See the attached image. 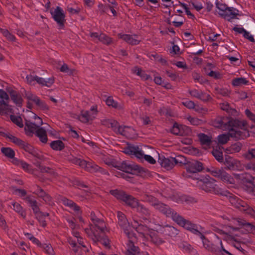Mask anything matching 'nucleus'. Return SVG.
Wrapping results in <instances>:
<instances>
[{
	"instance_id": "obj_59",
	"label": "nucleus",
	"mask_w": 255,
	"mask_h": 255,
	"mask_svg": "<svg viewBox=\"0 0 255 255\" xmlns=\"http://www.w3.org/2000/svg\"><path fill=\"white\" fill-rule=\"evenodd\" d=\"M44 250L45 252L49 255H52L53 249L50 244H42V247H40Z\"/></svg>"
},
{
	"instance_id": "obj_54",
	"label": "nucleus",
	"mask_w": 255,
	"mask_h": 255,
	"mask_svg": "<svg viewBox=\"0 0 255 255\" xmlns=\"http://www.w3.org/2000/svg\"><path fill=\"white\" fill-rule=\"evenodd\" d=\"M99 40L108 45L112 42V39L103 33L99 35Z\"/></svg>"
},
{
	"instance_id": "obj_1",
	"label": "nucleus",
	"mask_w": 255,
	"mask_h": 255,
	"mask_svg": "<svg viewBox=\"0 0 255 255\" xmlns=\"http://www.w3.org/2000/svg\"><path fill=\"white\" fill-rule=\"evenodd\" d=\"M227 128L229 130L228 134L235 140L245 139L250 136L247 129V123L246 121H241L228 117Z\"/></svg>"
},
{
	"instance_id": "obj_63",
	"label": "nucleus",
	"mask_w": 255,
	"mask_h": 255,
	"mask_svg": "<svg viewBox=\"0 0 255 255\" xmlns=\"http://www.w3.org/2000/svg\"><path fill=\"white\" fill-rule=\"evenodd\" d=\"M151 241L156 245H160L164 242L161 238H158L157 236L151 237Z\"/></svg>"
},
{
	"instance_id": "obj_53",
	"label": "nucleus",
	"mask_w": 255,
	"mask_h": 255,
	"mask_svg": "<svg viewBox=\"0 0 255 255\" xmlns=\"http://www.w3.org/2000/svg\"><path fill=\"white\" fill-rule=\"evenodd\" d=\"M36 218L42 227H45L46 226V221L44 215H43V212H41L36 214Z\"/></svg>"
},
{
	"instance_id": "obj_20",
	"label": "nucleus",
	"mask_w": 255,
	"mask_h": 255,
	"mask_svg": "<svg viewBox=\"0 0 255 255\" xmlns=\"http://www.w3.org/2000/svg\"><path fill=\"white\" fill-rule=\"evenodd\" d=\"M24 129L27 135H32L35 132L36 128H38L41 125H38L37 123H33L29 121L26 120Z\"/></svg>"
},
{
	"instance_id": "obj_64",
	"label": "nucleus",
	"mask_w": 255,
	"mask_h": 255,
	"mask_svg": "<svg viewBox=\"0 0 255 255\" xmlns=\"http://www.w3.org/2000/svg\"><path fill=\"white\" fill-rule=\"evenodd\" d=\"M248 191L255 196V177H253L252 184L248 187Z\"/></svg>"
},
{
	"instance_id": "obj_44",
	"label": "nucleus",
	"mask_w": 255,
	"mask_h": 255,
	"mask_svg": "<svg viewBox=\"0 0 255 255\" xmlns=\"http://www.w3.org/2000/svg\"><path fill=\"white\" fill-rule=\"evenodd\" d=\"M36 166L38 168L40 172L42 173H47L50 175H54L55 174L54 171L52 168L41 165L38 162H37Z\"/></svg>"
},
{
	"instance_id": "obj_60",
	"label": "nucleus",
	"mask_w": 255,
	"mask_h": 255,
	"mask_svg": "<svg viewBox=\"0 0 255 255\" xmlns=\"http://www.w3.org/2000/svg\"><path fill=\"white\" fill-rule=\"evenodd\" d=\"M245 155L248 159L255 158V147L249 148Z\"/></svg>"
},
{
	"instance_id": "obj_12",
	"label": "nucleus",
	"mask_w": 255,
	"mask_h": 255,
	"mask_svg": "<svg viewBox=\"0 0 255 255\" xmlns=\"http://www.w3.org/2000/svg\"><path fill=\"white\" fill-rule=\"evenodd\" d=\"M232 204H234L235 208L251 215L255 219V210L250 207L245 201L239 198L235 199Z\"/></svg>"
},
{
	"instance_id": "obj_24",
	"label": "nucleus",
	"mask_w": 255,
	"mask_h": 255,
	"mask_svg": "<svg viewBox=\"0 0 255 255\" xmlns=\"http://www.w3.org/2000/svg\"><path fill=\"white\" fill-rule=\"evenodd\" d=\"M95 116L91 115L90 112L88 111H82L81 114L78 116V119L83 123H87L89 121H92L94 119Z\"/></svg>"
},
{
	"instance_id": "obj_37",
	"label": "nucleus",
	"mask_w": 255,
	"mask_h": 255,
	"mask_svg": "<svg viewBox=\"0 0 255 255\" xmlns=\"http://www.w3.org/2000/svg\"><path fill=\"white\" fill-rule=\"evenodd\" d=\"M220 178L225 183L227 184H233L235 183L234 179L231 176L226 172L224 170H223Z\"/></svg>"
},
{
	"instance_id": "obj_33",
	"label": "nucleus",
	"mask_w": 255,
	"mask_h": 255,
	"mask_svg": "<svg viewBox=\"0 0 255 255\" xmlns=\"http://www.w3.org/2000/svg\"><path fill=\"white\" fill-rule=\"evenodd\" d=\"M199 140L202 145L210 146L212 143V137L208 135L201 133L198 134Z\"/></svg>"
},
{
	"instance_id": "obj_62",
	"label": "nucleus",
	"mask_w": 255,
	"mask_h": 255,
	"mask_svg": "<svg viewBox=\"0 0 255 255\" xmlns=\"http://www.w3.org/2000/svg\"><path fill=\"white\" fill-rule=\"evenodd\" d=\"M212 169L213 170L211 171V174L214 177H218L220 178L223 169L215 168L214 167H212Z\"/></svg>"
},
{
	"instance_id": "obj_25",
	"label": "nucleus",
	"mask_w": 255,
	"mask_h": 255,
	"mask_svg": "<svg viewBox=\"0 0 255 255\" xmlns=\"http://www.w3.org/2000/svg\"><path fill=\"white\" fill-rule=\"evenodd\" d=\"M242 147V144L240 142H237L226 148L225 149V151L228 154L237 153L239 152L241 150Z\"/></svg>"
},
{
	"instance_id": "obj_16",
	"label": "nucleus",
	"mask_w": 255,
	"mask_h": 255,
	"mask_svg": "<svg viewBox=\"0 0 255 255\" xmlns=\"http://www.w3.org/2000/svg\"><path fill=\"white\" fill-rule=\"evenodd\" d=\"M173 157L165 158L164 156H159L158 162L161 166L167 170H171L175 166Z\"/></svg>"
},
{
	"instance_id": "obj_17",
	"label": "nucleus",
	"mask_w": 255,
	"mask_h": 255,
	"mask_svg": "<svg viewBox=\"0 0 255 255\" xmlns=\"http://www.w3.org/2000/svg\"><path fill=\"white\" fill-rule=\"evenodd\" d=\"M117 217L118 218V225L124 231H127V228H130L129 222L125 214L121 212L118 211L117 212Z\"/></svg>"
},
{
	"instance_id": "obj_32",
	"label": "nucleus",
	"mask_w": 255,
	"mask_h": 255,
	"mask_svg": "<svg viewBox=\"0 0 255 255\" xmlns=\"http://www.w3.org/2000/svg\"><path fill=\"white\" fill-rule=\"evenodd\" d=\"M170 132L173 134L180 136H183L184 133L183 127L177 123H175L173 124L172 128L170 129Z\"/></svg>"
},
{
	"instance_id": "obj_31",
	"label": "nucleus",
	"mask_w": 255,
	"mask_h": 255,
	"mask_svg": "<svg viewBox=\"0 0 255 255\" xmlns=\"http://www.w3.org/2000/svg\"><path fill=\"white\" fill-rule=\"evenodd\" d=\"M142 197L144 201L149 203L154 207H155L159 202L156 198L147 193L143 194Z\"/></svg>"
},
{
	"instance_id": "obj_14",
	"label": "nucleus",
	"mask_w": 255,
	"mask_h": 255,
	"mask_svg": "<svg viewBox=\"0 0 255 255\" xmlns=\"http://www.w3.org/2000/svg\"><path fill=\"white\" fill-rule=\"evenodd\" d=\"M123 152L126 154L133 155L138 159H142L143 153L138 146L128 143L127 146L123 148Z\"/></svg>"
},
{
	"instance_id": "obj_49",
	"label": "nucleus",
	"mask_w": 255,
	"mask_h": 255,
	"mask_svg": "<svg viewBox=\"0 0 255 255\" xmlns=\"http://www.w3.org/2000/svg\"><path fill=\"white\" fill-rule=\"evenodd\" d=\"M173 161H174V164H177L178 163H180V164H184L185 165V166H186V164L187 163V159H186V158L184 156H182V155H179L178 156H177V158H174L173 157V160H172Z\"/></svg>"
},
{
	"instance_id": "obj_51",
	"label": "nucleus",
	"mask_w": 255,
	"mask_h": 255,
	"mask_svg": "<svg viewBox=\"0 0 255 255\" xmlns=\"http://www.w3.org/2000/svg\"><path fill=\"white\" fill-rule=\"evenodd\" d=\"M149 228L145 225L139 224L136 228V230L137 232L141 234L147 233L149 231Z\"/></svg>"
},
{
	"instance_id": "obj_42",
	"label": "nucleus",
	"mask_w": 255,
	"mask_h": 255,
	"mask_svg": "<svg viewBox=\"0 0 255 255\" xmlns=\"http://www.w3.org/2000/svg\"><path fill=\"white\" fill-rule=\"evenodd\" d=\"M249 81L244 77L237 78L232 80V85L234 86H240L242 85H247Z\"/></svg>"
},
{
	"instance_id": "obj_40",
	"label": "nucleus",
	"mask_w": 255,
	"mask_h": 255,
	"mask_svg": "<svg viewBox=\"0 0 255 255\" xmlns=\"http://www.w3.org/2000/svg\"><path fill=\"white\" fill-rule=\"evenodd\" d=\"M106 104L108 106H112V107L117 109H122V106L120 105L118 102L114 100L112 97H109L106 100Z\"/></svg>"
},
{
	"instance_id": "obj_15",
	"label": "nucleus",
	"mask_w": 255,
	"mask_h": 255,
	"mask_svg": "<svg viewBox=\"0 0 255 255\" xmlns=\"http://www.w3.org/2000/svg\"><path fill=\"white\" fill-rule=\"evenodd\" d=\"M234 175L238 183L244 185L248 183L252 184L253 177L250 174L244 172L241 174H234Z\"/></svg>"
},
{
	"instance_id": "obj_30",
	"label": "nucleus",
	"mask_w": 255,
	"mask_h": 255,
	"mask_svg": "<svg viewBox=\"0 0 255 255\" xmlns=\"http://www.w3.org/2000/svg\"><path fill=\"white\" fill-rule=\"evenodd\" d=\"M35 135L39 137L41 142L46 143L47 141V136L46 130L42 128H39L35 132Z\"/></svg>"
},
{
	"instance_id": "obj_28",
	"label": "nucleus",
	"mask_w": 255,
	"mask_h": 255,
	"mask_svg": "<svg viewBox=\"0 0 255 255\" xmlns=\"http://www.w3.org/2000/svg\"><path fill=\"white\" fill-rule=\"evenodd\" d=\"M11 99L18 107H21L22 103V99L21 96L17 94L15 91L11 90L9 92Z\"/></svg>"
},
{
	"instance_id": "obj_56",
	"label": "nucleus",
	"mask_w": 255,
	"mask_h": 255,
	"mask_svg": "<svg viewBox=\"0 0 255 255\" xmlns=\"http://www.w3.org/2000/svg\"><path fill=\"white\" fill-rule=\"evenodd\" d=\"M230 137L231 136L228 134V133L227 134H221L218 136V142L222 144H225L229 140Z\"/></svg>"
},
{
	"instance_id": "obj_52",
	"label": "nucleus",
	"mask_w": 255,
	"mask_h": 255,
	"mask_svg": "<svg viewBox=\"0 0 255 255\" xmlns=\"http://www.w3.org/2000/svg\"><path fill=\"white\" fill-rule=\"evenodd\" d=\"M128 246L129 248L128 251H131L132 252L137 254V255H140L139 248L138 247L135 246L133 244V243L131 240H129Z\"/></svg>"
},
{
	"instance_id": "obj_13",
	"label": "nucleus",
	"mask_w": 255,
	"mask_h": 255,
	"mask_svg": "<svg viewBox=\"0 0 255 255\" xmlns=\"http://www.w3.org/2000/svg\"><path fill=\"white\" fill-rule=\"evenodd\" d=\"M154 208L167 217H171L174 222L175 221V218L177 217L176 215H179L168 205L160 201Z\"/></svg>"
},
{
	"instance_id": "obj_18",
	"label": "nucleus",
	"mask_w": 255,
	"mask_h": 255,
	"mask_svg": "<svg viewBox=\"0 0 255 255\" xmlns=\"http://www.w3.org/2000/svg\"><path fill=\"white\" fill-rule=\"evenodd\" d=\"M135 208L136 209L137 212L144 220H148L150 218L151 213L147 208L138 203Z\"/></svg>"
},
{
	"instance_id": "obj_2",
	"label": "nucleus",
	"mask_w": 255,
	"mask_h": 255,
	"mask_svg": "<svg viewBox=\"0 0 255 255\" xmlns=\"http://www.w3.org/2000/svg\"><path fill=\"white\" fill-rule=\"evenodd\" d=\"M90 217L93 223V225H90V229L93 235L92 240L95 242H99L103 239L105 236V223L103 220L98 218L93 212H91Z\"/></svg>"
},
{
	"instance_id": "obj_19",
	"label": "nucleus",
	"mask_w": 255,
	"mask_h": 255,
	"mask_svg": "<svg viewBox=\"0 0 255 255\" xmlns=\"http://www.w3.org/2000/svg\"><path fill=\"white\" fill-rule=\"evenodd\" d=\"M228 117H218L212 121V125L218 128H227Z\"/></svg>"
},
{
	"instance_id": "obj_8",
	"label": "nucleus",
	"mask_w": 255,
	"mask_h": 255,
	"mask_svg": "<svg viewBox=\"0 0 255 255\" xmlns=\"http://www.w3.org/2000/svg\"><path fill=\"white\" fill-rule=\"evenodd\" d=\"M204 169L203 164L198 160H192L187 162L186 170L187 173L183 172L182 175L186 178H190L191 175L188 173L196 174L201 172Z\"/></svg>"
},
{
	"instance_id": "obj_26",
	"label": "nucleus",
	"mask_w": 255,
	"mask_h": 255,
	"mask_svg": "<svg viewBox=\"0 0 255 255\" xmlns=\"http://www.w3.org/2000/svg\"><path fill=\"white\" fill-rule=\"evenodd\" d=\"M119 37L131 45H137L140 42V40L135 38L129 34H119Z\"/></svg>"
},
{
	"instance_id": "obj_48",
	"label": "nucleus",
	"mask_w": 255,
	"mask_h": 255,
	"mask_svg": "<svg viewBox=\"0 0 255 255\" xmlns=\"http://www.w3.org/2000/svg\"><path fill=\"white\" fill-rule=\"evenodd\" d=\"M236 236H238L237 235H235V236L232 237V239L235 242H239L240 243L243 245H251L253 244V242L249 239L242 238V239H238L236 237Z\"/></svg>"
},
{
	"instance_id": "obj_6",
	"label": "nucleus",
	"mask_w": 255,
	"mask_h": 255,
	"mask_svg": "<svg viewBox=\"0 0 255 255\" xmlns=\"http://www.w3.org/2000/svg\"><path fill=\"white\" fill-rule=\"evenodd\" d=\"M216 180L208 176L200 180L201 188L206 192L213 193L215 194H221L220 189L215 184Z\"/></svg>"
},
{
	"instance_id": "obj_9",
	"label": "nucleus",
	"mask_w": 255,
	"mask_h": 255,
	"mask_svg": "<svg viewBox=\"0 0 255 255\" xmlns=\"http://www.w3.org/2000/svg\"><path fill=\"white\" fill-rule=\"evenodd\" d=\"M9 99L8 95L4 91H0V115L14 113L11 106L8 105Z\"/></svg>"
},
{
	"instance_id": "obj_4",
	"label": "nucleus",
	"mask_w": 255,
	"mask_h": 255,
	"mask_svg": "<svg viewBox=\"0 0 255 255\" xmlns=\"http://www.w3.org/2000/svg\"><path fill=\"white\" fill-rule=\"evenodd\" d=\"M203 246L206 250L215 255L228 254V251L224 248L221 238L216 235L213 240H205Z\"/></svg>"
},
{
	"instance_id": "obj_39",
	"label": "nucleus",
	"mask_w": 255,
	"mask_h": 255,
	"mask_svg": "<svg viewBox=\"0 0 255 255\" xmlns=\"http://www.w3.org/2000/svg\"><path fill=\"white\" fill-rule=\"evenodd\" d=\"M2 153L7 158L11 159L15 156L14 151L10 147H2L1 148Z\"/></svg>"
},
{
	"instance_id": "obj_58",
	"label": "nucleus",
	"mask_w": 255,
	"mask_h": 255,
	"mask_svg": "<svg viewBox=\"0 0 255 255\" xmlns=\"http://www.w3.org/2000/svg\"><path fill=\"white\" fill-rule=\"evenodd\" d=\"M198 99L204 102H207L211 100L212 99V98L210 95L207 94L206 93L203 92L202 91H201V92H200V94Z\"/></svg>"
},
{
	"instance_id": "obj_43",
	"label": "nucleus",
	"mask_w": 255,
	"mask_h": 255,
	"mask_svg": "<svg viewBox=\"0 0 255 255\" xmlns=\"http://www.w3.org/2000/svg\"><path fill=\"white\" fill-rule=\"evenodd\" d=\"M7 135L8 136H6L5 138H8L11 142H12V143H13L14 144H16V145L20 147H21V145H22V143H23L24 141L10 134L9 133H8Z\"/></svg>"
},
{
	"instance_id": "obj_45",
	"label": "nucleus",
	"mask_w": 255,
	"mask_h": 255,
	"mask_svg": "<svg viewBox=\"0 0 255 255\" xmlns=\"http://www.w3.org/2000/svg\"><path fill=\"white\" fill-rule=\"evenodd\" d=\"M102 122L103 125L112 128L113 130L118 125V122L114 120H104Z\"/></svg>"
},
{
	"instance_id": "obj_27",
	"label": "nucleus",
	"mask_w": 255,
	"mask_h": 255,
	"mask_svg": "<svg viewBox=\"0 0 255 255\" xmlns=\"http://www.w3.org/2000/svg\"><path fill=\"white\" fill-rule=\"evenodd\" d=\"M68 159L71 163L78 165L82 168H88V165H90L85 160L78 158L73 156L69 157Z\"/></svg>"
},
{
	"instance_id": "obj_5",
	"label": "nucleus",
	"mask_w": 255,
	"mask_h": 255,
	"mask_svg": "<svg viewBox=\"0 0 255 255\" xmlns=\"http://www.w3.org/2000/svg\"><path fill=\"white\" fill-rule=\"evenodd\" d=\"M216 7L219 9L218 13L220 16L229 21L237 18L236 16L239 15L238 9L233 7H229L227 4L217 2Z\"/></svg>"
},
{
	"instance_id": "obj_61",
	"label": "nucleus",
	"mask_w": 255,
	"mask_h": 255,
	"mask_svg": "<svg viewBox=\"0 0 255 255\" xmlns=\"http://www.w3.org/2000/svg\"><path fill=\"white\" fill-rule=\"evenodd\" d=\"M60 71L66 73L69 75L73 73V70L70 69L66 64H63L60 69Z\"/></svg>"
},
{
	"instance_id": "obj_11",
	"label": "nucleus",
	"mask_w": 255,
	"mask_h": 255,
	"mask_svg": "<svg viewBox=\"0 0 255 255\" xmlns=\"http://www.w3.org/2000/svg\"><path fill=\"white\" fill-rule=\"evenodd\" d=\"M52 17L57 23L59 29H63L66 22L65 14L63 9L59 6H57L54 11L51 10Z\"/></svg>"
},
{
	"instance_id": "obj_3",
	"label": "nucleus",
	"mask_w": 255,
	"mask_h": 255,
	"mask_svg": "<svg viewBox=\"0 0 255 255\" xmlns=\"http://www.w3.org/2000/svg\"><path fill=\"white\" fill-rule=\"evenodd\" d=\"M114 166L126 173L140 176H142L143 174L147 171L134 163L127 161L117 163Z\"/></svg>"
},
{
	"instance_id": "obj_22",
	"label": "nucleus",
	"mask_w": 255,
	"mask_h": 255,
	"mask_svg": "<svg viewBox=\"0 0 255 255\" xmlns=\"http://www.w3.org/2000/svg\"><path fill=\"white\" fill-rule=\"evenodd\" d=\"M224 163L226 168L229 170H234L237 167V160L229 155H225Z\"/></svg>"
},
{
	"instance_id": "obj_35",
	"label": "nucleus",
	"mask_w": 255,
	"mask_h": 255,
	"mask_svg": "<svg viewBox=\"0 0 255 255\" xmlns=\"http://www.w3.org/2000/svg\"><path fill=\"white\" fill-rule=\"evenodd\" d=\"M35 81L42 86H46L47 87H50L54 83L53 78H48L47 80H45L43 78L38 77L37 76H35Z\"/></svg>"
},
{
	"instance_id": "obj_47",
	"label": "nucleus",
	"mask_w": 255,
	"mask_h": 255,
	"mask_svg": "<svg viewBox=\"0 0 255 255\" xmlns=\"http://www.w3.org/2000/svg\"><path fill=\"white\" fill-rule=\"evenodd\" d=\"M34 103L37 106H38L41 110L43 111H48L49 109V107L47 105L45 102L40 100L39 98L36 99Z\"/></svg>"
},
{
	"instance_id": "obj_21",
	"label": "nucleus",
	"mask_w": 255,
	"mask_h": 255,
	"mask_svg": "<svg viewBox=\"0 0 255 255\" xmlns=\"http://www.w3.org/2000/svg\"><path fill=\"white\" fill-rule=\"evenodd\" d=\"M224 148L222 146H217L213 148L212 154L215 159L219 162L221 163L224 161V157L222 150Z\"/></svg>"
},
{
	"instance_id": "obj_34",
	"label": "nucleus",
	"mask_w": 255,
	"mask_h": 255,
	"mask_svg": "<svg viewBox=\"0 0 255 255\" xmlns=\"http://www.w3.org/2000/svg\"><path fill=\"white\" fill-rule=\"evenodd\" d=\"M24 200L30 204V206L32 209L33 213L35 215L41 212L39 210V208L37 206V202L36 200H32L29 196L26 197L24 198Z\"/></svg>"
},
{
	"instance_id": "obj_46",
	"label": "nucleus",
	"mask_w": 255,
	"mask_h": 255,
	"mask_svg": "<svg viewBox=\"0 0 255 255\" xmlns=\"http://www.w3.org/2000/svg\"><path fill=\"white\" fill-rule=\"evenodd\" d=\"M10 120L19 128H22L23 124L22 122V119L19 116H16L13 115L10 116Z\"/></svg>"
},
{
	"instance_id": "obj_29",
	"label": "nucleus",
	"mask_w": 255,
	"mask_h": 255,
	"mask_svg": "<svg viewBox=\"0 0 255 255\" xmlns=\"http://www.w3.org/2000/svg\"><path fill=\"white\" fill-rule=\"evenodd\" d=\"M109 192L112 195L116 198L117 200L122 202H123L127 195V193L124 191L118 189L111 190Z\"/></svg>"
},
{
	"instance_id": "obj_57",
	"label": "nucleus",
	"mask_w": 255,
	"mask_h": 255,
	"mask_svg": "<svg viewBox=\"0 0 255 255\" xmlns=\"http://www.w3.org/2000/svg\"><path fill=\"white\" fill-rule=\"evenodd\" d=\"M20 148L23 149L25 151L28 152L30 154H31L34 150L32 146L24 141L22 143V145L21 146Z\"/></svg>"
},
{
	"instance_id": "obj_50",
	"label": "nucleus",
	"mask_w": 255,
	"mask_h": 255,
	"mask_svg": "<svg viewBox=\"0 0 255 255\" xmlns=\"http://www.w3.org/2000/svg\"><path fill=\"white\" fill-rule=\"evenodd\" d=\"M14 210L18 213L22 217H25V213L22 210V208L20 205L17 203H13L12 204Z\"/></svg>"
},
{
	"instance_id": "obj_38",
	"label": "nucleus",
	"mask_w": 255,
	"mask_h": 255,
	"mask_svg": "<svg viewBox=\"0 0 255 255\" xmlns=\"http://www.w3.org/2000/svg\"><path fill=\"white\" fill-rule=\"evenodd\" d=\"M163 233L168 236L172 237L178 234V230L171 226H166L163 228Z\"/></svg>"
},
{
	"instance_id": "obj_10",
	"label": "nucleus",
	"mask_w": 255,
	"mask_h": 255,
	"mask_svg": "<svg viewBox=\"0 0 255 255\" xmlns=\"http://www.w3.org/2000/svg\"><path fill=\"white\" fill-rule=\"evenodd\" d=\"M175 218V222L179 226L184 227L187 230L192 232L193 234L199 233L197 225L192 223L191 221L185 219L183 217L179 215H176Z\"/></svg>"
},
{
	"instance_id": "obj_55",
	"label": "nucleus",
	"mask_w": 255,
	"mask_h": 255,
	"mask_svg": "<svg viewBox=\"0 0 255 255\" xmlns=\"http://www.w3.org/2000/svg\"><path fill=\"white\" fill-rule=\"evenodd\" d=\"M182 200L187 204H194L197 202V200L194 197L189 196H183Z\"/></svg>"
},
{
	"instance_id": "obj_36",
	"label": "nucleus",
	"mask_w": 255,
	"mask_h": 255,
	"mask_svg": "<svg viewBox=\"0 0 255 255\" xmlns=\"http://www.w3.org/2000/svg\"><path fill=\"white\" fill-rule=\"evenodd\" d=\"M51 148L54 150H62L65 147L64 143L60 140L52 141L50 143Z\"/></svg>"
},
{
	"instance_id": "obj_23",
	"label": "nucleus",
	"mask_w": 255,
	"mask_h": 255,
	"mask_svg": "<svg viewBox=\"0 0 255 255\" xmlns=\"http://www.w3.org/2000/svg\"><path fill=\"white\" fill-rule=\"evenodd\" d=\"M123 202L132 208H135L139 203L137 200L132 196L127 194Z\"/></svg>"
},
{
	"instance_id": "obj_7",
	"label": "nucleus",
	"mask_w": 255,
	"mask_h": 255,
	"mask_svg": "<svg viewBox=\"0 0 255 255\" xmlns=\"http://www.w3.org/2000/svg\"><path fill=\"white\" fill-rule=\"evenodd\" d=\"M235 224L239 227H234L232 225H229V227L233 231H237L240 229H244L248 233H252L255 235V226L250 223L247 222L245 220L239 218H233Z\"/></svg>"
},
{
	"instance_id": "obj_41",
	"label": "nucleus",
	"mask_w": 255,
	"mask_h": 255,
	"mask_svg": "<svg viewBox=\"0 0 255 255\" xmlns=\"http://www.w3.org/2000/svg\"><path fill=\"white\" fill-rule=\"evenodd\" d=\"M63 204L71 208H72L75 212H78L80 210V208L77 204H76L72 200L67 199L66 198L64 199L63 200Z\"/></svg>"
}]
</instances>
